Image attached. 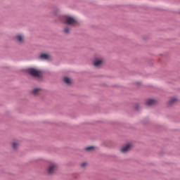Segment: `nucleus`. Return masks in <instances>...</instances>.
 <instances>
[{
	"mask_svg": "<svg viewBox=\"0 0 180 180\" xmlns=\"http://www.w3.org/2000/svg\"><path fill=\"white\" fill-rule=\"evenodd\" d=\"M65 23L66 25H69L70 26H77L78 22L73 17L66 16L65 18Z\"/></svg>",
	"mask_w": 180,
	"mask_h": 180,
	"instance_id": "obj_1",
	"label": "nucleus"
},
{
	"mask_svg": "<svg viewBox=\"0 0 180 180\" xmlns=\"http://www.w3.org/2000/svg\"><path fill=\"white\" fill-rule=\"evenodd\" d=\"M28 72L32 77H35L36 78H40L41 75V72L34 68H30L28 69Z\"/></svg>",
	"mask_w": 180,
	"mask_h": 180,
	"instance_id": "obj_2",
	"label": "nucleus"
},
{
	"mask_svg": "<svg viewBox=\"0 0 180 180\" xmlns=\"http://www.w3.org/2000/svg\"><path fill=\"white\" fill-rule=\"evenodd\" d=\"M131 150V144L127 143L121 148V153H126Z\"/></svg>",
	"mask_w": 180,
	"mask_h": 180,
	"instance_id": "obj_3",
	"label": "nucleus"
},
{
	"mask_svg": "<svg viewBox=\"0 0 180 180\" xmlns=\"http://www.w3.org/2000/svg\"><path fill=\"white\" fill-rule=\"evenodd\" d=\"M56 169H57V165L56 164H52L47 169V172H48V174H53V172Z\"/></svg>",
	"mask_w": 180,
	"mask_h": 180,
	"instance_id": "obj_4",
	"label": "nucleus"
},
{
	"mask_svg": "<svg viewBox=\"0 0 180 180\" xmlns=\"http://www.w3.org/2000/svg\"><path fill=\"white\" fill-rule=\"evenodd\" d=\"M16 40L18 41V43H23L25 41V36L18 34L15 36Z\"/></svg>",
	"mask_w": 180,
	"mask_h": 180,
	"instance_id": "obj_5",
	"label": "nucleus"
},
{
	"mask_svg": "<svg viewBox=\"0 0 180 180\" xmlns=\"http://www.w3.org/2000/svg\"><path fill=\"white\" fill-rule=\"evenodd\" d=\"M102 64H103V59H96L94 63V67H101Z\"/></svg>",
	"mask_w": 180,
	"mask_h": 180,
	"instance_id": "obj_6",
	"label": "nucleus"
},
{
	"mask_svg": "<svg viewBox=\"0 0 180 180\" xmlns=\"http://www.w3.org/2000/svg\"><path fill=\"white\" fill-rule=\"evenodd\" d=\"M155 103H156L155 100H153V99L147 100L146 102V106H153V105H155Z\"/></svg>",
	"mask_w": 180,
	"mask_h": 180,
	"instance_id": "obj_7",
	"label": "nucleus"
},
{
	"mask_svg": "<svg viewBox=\"0 0 180 180\" xmlns=\"http://www.w3.org/2000/svg\"><path fill=\"white\" fill-rule=\"evenodd\" d=\"M39 58H41V60H49V58H50V56L46 53H41L39 56Z\"/></svg>",
	"mask_w": 180,
	"mask_h": 180,
	"instance_id": "obj_8",
	"label": "nucleus"
},
{
	"mask_svg": "<svg viewBox=\"0 0 180 180\" xmlns=\"http://www.w3.org/2000/svg\"><path fill=\"white\" fill-rule=\"evenodd\" d=\"M41 91V90L40 89H34L32 90V94L33 95H39L40 94Z\"/></svg>",
	"mask_w": 180,
	"mask_h": 180,
	"instance_id": "obj_9",
	"label": "nucleus"
},
{
	"mask_svg": "<svg viewBox=\"0 0 180 180\" xmlns=\"http://www.w3.org/2000/svg\"><path fill=\"white\" fill-rule=\"evenodd\" d=\"M63 81L65 84H67L68 85H70V84H71V79H70L69 77H64Z\"/></svg>",
	"mask_w": 180,
	"mask_h": 180,
	"instance_id": "obj_10",
	"label": "nucleus"
},
{
	"mask_svg": "<svg viewBox=\"0 0 180 180\" xmlns=\"http://www.w3.org/2000/svg\"><path fill=\"white\" fill-rule=\"evenodd\" d=\"M177 101H178V99H176V98H172L169 101V105H172V104L175 103V102H176Z\"/></svg>",
	"mask_w": 180,
	"mask_h": 180,
	"instance_id": "obj_11",
	"label": "nucleus"
},
{
	"mask_svg": "<svg viewBox=\"0 0 180 180\" xmlns=\"http://www.w3.org/2000/svg\"><path fill=\"white\" fill-rule=\"evenodd\" d=\"M18 146H19L18 143L13 142V143H12V147H13V148H14V150H16V148H18Z\"/></svg>",
	"mask_w": 180,
	"mask_h": 180,
	"instance_id": "obj_12",
	"label": "nucleus"
},
{
	"mask_svg": "<svg viewBox=\"0 0 180 180\" xmlns=\"http://www.w3.org/2000/svg\"><path fill=\"white\" fill-rule=\"evenodd\" d=\"M92 150H95V147L89 146V147L85 148L86 151H92Z\"/></svg>",
	"mask_w": 180,
	"mask_h": 180,
	"instance_id": "obj_13",
	"label": "nucleus"
},
{
	"mask_svg": "<svg viewBox=\"0 0 180 180\" xmlns=\"http://www.w3.org/2000/svg\"><path fill=\"white\" fill-rule=\"evenodd\" d=\"M63 32L65 34H68L70 33V28L68 27H65Z\"/></svg>",
	"mask_w": 180,
	"mask_h": 180,
	"instance_id": "obj_14",
	"label": "nucleus"
},
{
	"mask_svg": "<svg viewBox=\"0 0 180 180\" xmlns=\"http://www.w3.org/2000/svg\"><path fill=\"white\" fill-rule=\"evenodd\" d=\"M86 165V162H83L81 164V167H85Z\"/></svg>",
	"mask_w": 180,
	"mask_h": 180,
	"instance_id": "obj_15",
	"label": "nucleus"
},
{
	"mask_svg": "<svg viewBox=\"0 0 180 180\" xmlns=\"http://www.w3.org/2000/svg\"><path fill=\"white\" fill-rule=\"evenodd\" d=\"M135 109H139V107H135Z\"/></svg>",
	"mask_w": 180,
	"mask_h": 180,
	"instance_id": "obj_16",
	"label": "nucleus"
}]
</instances>
